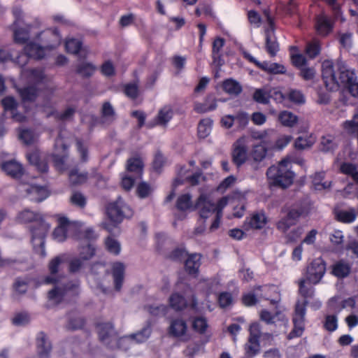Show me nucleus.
<instances>
[{"label": "nucleus", "mask_w": 358, "mask_h": 358, "mask_svg": "<svg viewBox=\"0 0 358 358\" xmlns=\"http://www.w3.org/2000/svg\"><path fill=\"white\" fill-rule=\"evenodd\" d=\"M17 220L22 223H34L30 228L33 248L36 253L44 257L45 238L50 226L44 221L42 215L26 208L19 213Z\"/></svg>", "instance_id": "obj_1"}, {"label": "nucleus", "mask_w": 358, "mask_h": 358, "mask_svg": "<svg viewBox=\"0 0 358 358\" xmlns=\"http://www.w3.org/2000/svg\"><path fill=\"white\" fill-rule=\"evenodd\" d=\"M266 176L271 187L286 189L293 183L295 174L291 170L289 160L284 159L278 165L269 167Z\"/></svg>", "instance_id": "obj_2"}, {"label": "nucleus", "mask_w": 358, "mask_h": 358, "mask_svg": "<svg viewBox=\"0 0 358 358\" xmlns=\"http://www.w3.org/2000/svg\"><path fill=\"white\" fill-rule=\"evenodd\" d=\"M106 212L110 222H103L101 226L110 233H112L124 218L131 217L134 213L130 206L121 197H118L116 201L109 203L106 206Z\"/></svg>", "instance_id": "obj_3"}, {"label": "nucleus", "mask_w": 358, "mask_h": 358, "mask_svg": "<svg viewBox=\"0 0 358 358\" xmlns=\"http://www.w3.org/2000/svg\"><path fill=\"white\" fill-rule=\"evenodd\" d=\"M308 214V208L302 204H295L291 207H283L280 210V219L276 222L275 227L282 233H286L289 229L296 224L301 217Z\"/></svg>", "instance_id": "obj_4"}, {"label": "nucleus", "mask_w": 358, "mask_h": 358, "mask_svg": "<svg viewBox=\"0 0 358 358\" xmlns=\"http://www.w3.org/2000/svg\"><path fill=\"white\" fill-rule=\"evenodd\" d=\"M96 327L99 340L111 348H121V345L127 341L126 337H119V334L111 322L97 323Z\"/></svg>", "instance_id": "obj_5"}, {"label": "nucleus", "mask_w": 358, "mask_h": 358, "mask_svg": "<svg viewBox=\"0 0 358 358\" xmlns=\"http://www.w3.org/2000/svg\"><path fill=\"white\" fill-rule=\"evenodd\" d=\"M80 287L79 281H70L62 286L56 285L48 294L49 301L55 304L61 303L69 295H77Z\"/></svg>", "instance_id": "obj_6"}, {"label": "nucleus", "mask_w": 358, "mask_h": 358, "mask_svg": "<svg viewBox=\"0 0 358 358\" xmlns=\"http://www.w3.org/2000/svg\"><path fill=\"white\" fill-rule=\"evenodd\" d=\"M327 271V264L325 261L318 257L313 259L306 268L304 277L303 278L308 280L312 285H317L324 277Z\"/></svg>", "instance_id": "obj_7"}, {"label": "nucleus", "mask_w": 358, "mask_h": 358, "mask_svg": "<svg viewBox=\"0 0 358 358\" xmlns=\"http://www.w3.org/2000/svg\"><path fill=\"white\" fill-rule=\"evenodd\" d=\"M307 305V301L304 303H300L299 301L296 303L294 315L293 317L294 327L288 334V339L290 340L295 337H299L302 335L304 330V322Z\"/></svg>", "instance_id": "obj_8"}, {"label": "nucleus", "mask_w": 358, "mask_h": 358, "mask_svg": "<svg viewBox=\"0 0 358 358\" xmlns=\"http://www.w3.org/2000/svg\"><path fill=\"white\" fill-rule=\"evenodd\" d=\"M232 162L238 166L243 164L248 158L246 138H239L234 144L231 152Z\"/></svg>", "instance_id": "obj_9"}, {"label": "nucleus", "mask_w": 358, "mask_h": 358, "mask_svg": "<svg viewBox=\"0 0 358 358\" xmlns=\"http://www.w3.org/2000/svg\"><path fill=\"white\" fill-rule=\"evenodd\" d=\"M322 79L327 89L329 91L337 90L340 84L338 79L336 78L332 62L330 61H324L322 63Z\"/></svg>", "instance_id": "obj_10"}, {"label": "nucleus", "mask_w": 358, "mask_h": 358, "mask_svg": "<svg viewBox=\"0 0 358 358\" xmlns=\"http://www.w3.org/2000/svg\"><path fill=\"white\" fill-rule=\"evenodd\" d=\"M195 209H199V215L203 220L208 218L218 210L216 205L210 201L207 195L202 194L197 199L194 205Z\"/></svg>", "instance_id": "obj_11"}, {"label": "nucleus", "mask_w": 358, "mask_h": 358, "mask_svg": "<svg viewBox=\"0 0 358 358\" xmlns=\"http://www.w3.org/2000/svg\"><path fill=\"white\" fill-rule=\"evenodd\" d=\"M38 38L43 48L48 50L55 48L61 41V36L56 29L42 31Z\"/></svg>", "instance_id": "obj_12"}, {"label": "nucleus", "mask_w": 358, "mask_h": 358, "mask_svg": "<svg viewBox=\"0 0 358 358\" xmlns=\"http://www.w3.org/2000/svg\"><path fill=\"white\" fill-rule=\"evenodd\" d=\"M144 164L139 157L129 158L127 161V171L134 173L136 178L141 179L143 172Z\"/></svg>", "instance_id": "obj_13"}, {"label": "nucleus", "mask_w": 358, "mask_h": 358, "mask_svg": "<svg viewBox=\"0 0 358 358\" xmlns=\"http://www.w3.org/2000/svg\"><path fill=\"white\" fill-rule=\"evenodd\" d=\"M2 169L13 178H18L24 173L22 165L15 160H10L2 164Z\"/></svg>", "instance_id": "obj_14"}, {"label": "nucleus", "mask_w": 358, "mask_h": 358, "mask_svg": "<svg viewBox=\"0 0 358 358\" xmlns=\"http://www.w3.org/2000/svg\"><path fill=\"white\" fill-rule=\"evenodd\" d=\"M37 346L40 358H50L52 345L48 340L46 334L43 331L38 334Z\"/></svg>", "instance_id": "obj_15"}, {"label": "nucleus", "mask_w": 358, "mask_h": 358, "mask_svg": "<svg viewBox=\"0 0 358 358\" xmlns=\"http://www.w3.org/2000/svg\"><path fill=\"white\" fill-rule=\"evenodd\" d=\"M71 222L66 217H60L58 219V226L53 231V236L59 242L64 241L66 238L67 228Z\"/></svg>", "instance_id": "obj_16"}, {"label": "nucleus", "mask_w": 358, "mask_h": 358, "mask_svg": "<svg viewBox=\"0 0 358 358\" xmlns=\"http://www.w3.org/2000/svg\"><path fill=\"white\" fill-rule=\"evenodd\" d=\"M124 265L123 263L117 262L112 265V274L114 278L115 288L117 291L121 289L124 275Z\"/></svg>", "instance_id": "obj_17"}, {"label": "nucleus", "mask_w": 358, "mask_h": 358, "mask_svg": "<svg viewBox=\"0 0 358 358\" xmlns=\"http://www.w3.org/2000/svg\"><path fill=\"white\" fill-rule=\"evenodd\" d=\"M24 191L27 195H30L31 199L36 202H41L48 197V194L44 187L36 185L24 187Z\"/></svg>", "instance_id": "obj_18"}, {"label": "nucleus", "mask_w": 358, "mask_h": 358, "mask_svg": "<svg viewBox=\"0 0 358 358\" xmlns=\"http://www.w3.org/2000/svg\"><path fill=\"white\" fill-rule=\"evenodd\" d=\"M299 293L304 299L303 301L300 303H304L306 301L309 303L308 299H312L315 295V289L313 285L308 282V280L304 278H301L299 282Z\"/></svg>", "instance_id": "obj_19"}, {"label": "nucleus", "mask_w": 358, "mask_h": 358, "mask_svg": "<svg viewBox=\"0 0 358 358\" xmlns=\"http://www.w3.org/2000/svg\"><path fill=\"white\" fill-rule=\"evenodd\" d=\"M266 222V217L264 213H255L249 220L245 222L244 227L247 230L250 228L260 229L264 227Z\"/></svg>", "instance_id": "obj_20"}, {"label": "nucleus", "mask_w": 358, "mask_h": 358, "mask_svg": "<svg viewBox=\"0 0 358 358\" xmlns=\"http://www.w3.org/2000/svg\"><path fill=\"white\" fill-rule=\"evenodd\" d=\"M217 107L216 99L212 94L206 96L203 103H194V109L196 113H204L215 110Z\"/></svg>", "instance_id": "obj_21"}, {"label": "nucleus", "mask_w": 358, "mask_h": 358, "mask_svg": "<svg viewBox=\"0 0 358 358\" xmlns=\"http://www.w3.org/2000/svg\"><path fill=\"white\" fill-rule=\"evenodd\" d=\"M46 50L43 45L33 42L27 43L24 48V53L29 57L40 59L44 57V50Z\"/></svg>", "instance_id": "obj_22"}, {"label": "nucleus", "mask_w": 358, "mask_h": 358, "mask_svg": "<svg viewBox=\"0 0 358 358\" xmlns=\"http://www.w3.org/2000/svg\"><path fill=\"white\" fill-rule=\"evenodd\" d=\"M201 255L196 253L189 255L185 262V271L189 275H196L200 267Z\"/></svg>", "instance_id": "obj_23"}, {"label": "nucleus", "mask_w": 358, "mask_h": 358, "mask_svg": "<svg viewBox=\"0 0 358 358\" xmlns=\"http://www.w3.org/2000/svg\"><path fill=\"white\" fill-rule=\"evenodd\" d=\"M187 330L186 322L182 319H175L171 321L169 327V333L174 337L184 336Z\"/></svg>", "instance_id": "obj_24"}, {"label": "nucleus", "mask_w": 358, "mask_h": 358, "mask_svg": "<svg viewBox=\"0 0 358 358\" xmlns=\"http://www.w3.org/2000/svg\"><path fill=\"white\" fill-rule=\"evenodd\" d=\"M316 29L318 34L324 36L331 31L333 24L327 16L320 15L317 17Z\"/></svg>", "instance_id": "obj_25"}, {"label": "nucleus", "mask_w": 358, "mask_h": 358, "mask_svg": "<svg viewBox=\"0 0 358 358\" xmlns=\"http://www.w3.org/2000/svg\"><path fill=\"white\" fill-rule=\"evenodd\" d=\"M351 271V266L344 260H340L332 266V274L338 278L347 277Z\"/></svg>", "instance_id": "obj_26"}, {"label": "nucleus", "mask_w": 358, "mask_h": 358, "mask_svg": "<svg viewBox=\"0 0 358 358\" xmlns=\"http://www.w3.org/2000/svg\"><path fill=\"white\" fill-rule=\"evenodd\" d=\"M62 263V259L59 257H56L52 259L49 263V270L50 275L47 276L45 278V282L47 284H56L59 282V278L54 276L59 271V266Z\"/></svg>", "instance_id": "obj_27"}, {"label": "nucleus", "mask_w": 358, "mask_h": 358, "mask_svg": "<svg viewBox=\"0 0 358 358\" xmlns=\"http://www.w3.org/2000/svg\"><path fill=\"white\" fill-rule=\"evenodd\" d=\"M18 92L23 101L33 102L38 95V89L33 85H28L18 90Z\"/></svg>", "instance_id": "obj_28"}, {"label": "nucleus", "mask_w": 358, "mask_h": 358, "mask_svg": "<svg viewBox=\"0 0 358 358\" xmlns=\"http://www.w3.org/2000/svg\"><path fill=\"white\" fill-rule=\"evenodd\" d=\"M245 355L242 358H252L259 353L261 348L258 340L248 338V341L244 346Z\"/></svg>", "instance_id": "obj_29"}, {"label": "nucleus", "mask_w": 358, "mask_h": 358, "mask_svg": "<svg viewBox=\"0 0 358 358\" xmlns=\"http://www.w3.org/2000/svg\"><path fill=\"white\" fill-rule=\"evenodd\" d=\"M176 208L180 211H187L188 210H195L192 205V196L189 194H182L177 199L176 203Z\"/></svg>", "instance_id": "obj_30"}, {"label": "nucleus", "mask_w": 358, "mask_h": 358, "mask_svg": "<svg viewBox=\"0 0 358 358\" xmlns=\"http://www.w3.org/2000/svg\"><path fill=\"white\" fill-rule=\"evenodd\" d=\"M262 288L264 289H268V287H266V286H264V287H261V286L257 287L255 289V290H254L255 291L254 294L249 293V294H245L243 296V299H242L243 303L245 306H250L255 305L257 302V297L264 298V299L268 300V298L266 296V295L262 294L259 293V291H260Z\"/></svg>", "instance_id": "obj_31"}, {"label": "nucleus", "mask_w": 358, "mask_h": 358, "mask_svg": "<svg viewBox=\"0 0 358 358\" xmlns=\"http://www.w3.org/2000/svg\"><path fill=\"white\" fill-rule=\"evenodd\" d=\"M223 90L225 92L237 96L242 92V87L235 80L227 79L223 82Z\"/></svg>", "instance_id": "obj_32"}, {"label": "nucleus", "mask_w": 358, "mask_h": 358, "mask_svg": "<svg viewBox=\"0 0 358 358\" xmlns=\"http://www.w3.org/2000/svg\"><path fill=\"white\" fill-rule=\"evenodd\" d=\"M101 114L103 118L102 123L106 122L110 123L115 119V111L111 103L108 101L103 103Z\"/></svg>", "instance_id": "obj_33"}, {"label": "nucleus", "mask_w": 358, "mask_h": 358, "mask_svg": "<svg viewBox=\"0 0 358 358\" xmlns=\"http://www.w3.org/2000/svg\"><path fill=\"white\" fill-rule=\"evenodd\" d=\"M339 78L338 79L340 85L347 87L350 83L354 82L356 79L355 75L352 71H350L345 68V66H339Z\"/></svg>", "instance_id": "obj_34"}, {"label": "nucleus", "mask_w": 358, "mask_h": 358, "mask_svg": "<svg viewBox=\"0 0 358 358\" xmlns=\"http://www.w3.org/2000/svg\"><path fill=\"white\" fill-rule=\"evenodd\" d=\"M70 182L73 185L85 183L89 178L87 172L80 173L77 169H72L69 175Z\"/></svg>", "instance_id": "obj_35"}, {"label": "nucleus", "mask_w": 358, "mask_h": 358, "mask_svg": "<svg viewBox=\"0 0 358 358\" xmlns=\"http://www.w3.org/2000/svg\"><path fill=\"white\" fill-rule=\"evenodd\" d=\"M173 117V110L169 107H164L162 108L155 118L156 124L161 126H166L167 123Z\"/></svg>", "instance_id": "obj_36"}, {"label": "nucleus", "mask_w": 358, "mask_h": 358, "mask_svg": "<svg viewBox=\"0 0 358 358\" xmlns=\"http://www.w3.org/2000/svg\"><path fill=\"white\" fill-rule=\"evenodd\" d=\"M357 217L355 209L350 208L348 210H338L336 213V218L338 221L343 223L352 222Z\"/></svg>", "instance_id": "obj_37"}, {"label": "nucleus", "mask_w": 358, "mask_h": 358, "mask_svg": "<svg viewBox=\"0 0 358 358\" xmlns=\"http://www.w3.org/2000/svg\"><path fill=\"white\" fill-rule=\"evenodd\" d=\"M152 333V329L150 324L146 325L141 331L136 334H130L128 336H125L127 340L130 338L135 340L137 343H143L148 339Z\"/></svg>", "instance_id": "obj_38"}, {"label": "nucleus", "mask_w": 358, "mask_h": 358, "mask_svg": "<svg viewBox=\"0 0 358 358\" xmlns=\"http://www.w3.org/2000/svg\"><path fill=\"white\" fill-rule=\"evenodd\" d=\"M169 303L171 308L177 311L183 310L187 305L185 297L178 293H173L171 295Z\"/></svg>", "instance_id": "obj_39"}, {"label": "nucleus", "mask_w": 358, "mask_h": 358, "mask_svg": "<svg viewBox=\"0 0 358 358\" xmlns=\"http://www.w3.org/2000/svg\"><path fill=\"white\" fill-rule=\"evenodd\" d=\"M278 119L281 124L286 127H292L298 122V117L292 112L284 110L279 114Z\"/></svg>", "instance_id": "obj_40"}, {"label": "nucleus", "mask_w": 358, "mask_h": 358, "mask_svg": "<svg viewBox=\"0 0 358 358\" xmlns=\"http://www.w3.org/2000/svg\"><path fill=\"white\" fill-rule=\"evenodd\" d=\"M96 69V66L92 63L83 62L77 66L76 73L83 78H90L94 74Z\"/></svg>", "instance_id": "obj_41"}, {"label": "nucleus", "mask_w": 358, "mask_h": 358, "mask_svg": "<svg viewBox=\"0 0 358 358\" xmlns=\"http://www.w3.org/2000/svg\"><path fill=\"white\" fill-rule=\"evenodd\" d=\"M315 142L312 136H299L294 142V147L298 150H305L310 148Z\"/></svg>", "instance_id": "obj_42"}, {"label": "nucleus", "mask_w": 358, "mask_h": 358, "mask_svg": "<svg viewBox=\"0 0 358 358\" xmlns=\"http://www.w3.org/2000/svg\"><path fill=\"white\" fill-rule=\"evenodd\" d=\"M320 145V150L324 152L334 150L337 147V144L334 141V138L330 135L322 136Z\"/></svg>", "instance_id": "obj_43"}, {"label": "nucleus", "mask_w": 358, "mask_h": 358, "mask_svg": "<svg viewBox=\"0 0 358 358\" xmlns=\"http://www.w3.org/2000/svg\"><path fill=\"white\" fill-rule=\"evenodd\" d=\"M212 120L210 119H203L198 124V135L200 138H206L210 132Z\"/></svg>", "instance_id": "obj_44"}, {"label": "nucleus", "mask_w": 358, "mask_h": 358, "mask_svg": "<svg viewBox=\"0 0 358 358\" xmlns=\"http://www.w3.org/2000/svg\"><path fill=\"white\" fill-rule=\"evenodd\" d=\"M19 138L24 144L29 145L35 142L36 136L32 130L24 129L20 131L19 134Z\"/></svg>", "instance_id": "obj_45"}, {"label": "nucleus", "mask_w": 358, "mask_h": 358, "mask_svg": "<svg viewBox=\"0 0 358 358\" xmlns=\"http://www.w3.org/2000/svg\"><path fill=\"white\" fill-rule=\"evenodd\" d=\"M95 255V248L91 243H87L80 248L79 256L84 261L90 259Z\"/></svg>", "instance_id": "obj_46"}, {"label": "nucleus", "mask_w": 358, "mask_h": 358, "mask_svg": "<svg viewBox=\"0 0 358 358\" xmlns=\"http://www.w3.org/2000/svg\"><path fill=\"white\" fill-rule=\"evenodd\" d=\"M266 49L271 57H275L279 50V45L275 39L272 40L269 31H266Z\"/></svg>", "instance_id": "obj_47"}, {"label": "nucleus", "mask_w": 358, "mask_h": 358, "mask_svg": "<svg viewBox=\"0 0 358 358\" xmlns=\"http://www.w3.org/2000/svg\"><path fill=\"white\" fill-rule=\"evenodd\" d=\"M267 151L264 145L257 144L253 146L251 155L255 161L261 162L265 158Z\"/></svg>", "instance_id": "obj_48"}, {"label": "nucleus", "mask_w": 358, "mask_h": 358, "mask_svg": "<svg viewBox=\"0 0 358 358\" xmlns=\"http://www.w3.org/2000/svg\"><path fill=\"white\" fill-rule=\"evenodd\" d=\"M81 41L76 38H70L66 41L65 47L68 52L77 55L82 48Z\"/></svg>", "instance_id": "obj_49"}, {"label": "nucleus", "mask_w": 358, "mask_h": 358, "mask_svg": "<svg viewBox=\"0 0 358 358\" xmlns=\"http://www.w3.org/2000/svg\"><path fill=\"white\" fill-rule=\"evenodd\" d=\"M29 38V33L27 28H18L14 30V41L16 43L24 44Z\"/></svg>", "instance_id": "obj_50"}, {"label": "nucleus", "mask_w": 358, "mask_h": 358, "mask_svg": "<svg viewBox=\"0 0 358 358\" xmlns=\"http://www.w3.org/2000/svg\"><path fill=\"white\" fill-rule=\"evenodd\" d=\"M153 189L150 184L145 182H141L136 187V194L141 199L148 197L152 192Z\"/></svg>", "instance_id": "obj_51"}, {"label": "nucleus", "mask_w": 358, "mask_h": 358, "mask_svg": "<svg viewBox=\"0 0 358 358\" xmlns=\"http://www.w3.org/2000/svg\"><path fill=\"white\" fill-rule=\"evenodd\" d=\"M253 99L257 103L268 104L269 103L268 90L258 89L253 94Z\"/></svg>", "instance_id": "obj_52"}, {"label": "nucleus", "mask_w": 358, "mask_h": 358, "mask_svg": "<svg viewBox=\"0 0 358 358\" xmlns=\"http://www.w3.org/2000/svg\"><path fill=\"white\" fill-rule=\"evenodd\" d=\"M105 245L106 250L115 255H117L120 252V243L113 238L108 236L105 241Z\"/></svg>", "instance_id": "obj_53"}, {"label": "nucleus", "mask_w": 358, "mask_h": 358, "mask_svg": "<svg viewBox=\"0 0 358 358\" xmlns=\"http://www.w3.org/2000/svg\"><path fill=\"white\" fill-rule=\"evenodd\" d=\"M287 98L290 101L296 104H303L306 101L303 94L298 90H290L287 94Z\"/></svg>", "instance_id": "obj_54"}, {"label": "nucleus", "mask_w": 358, "mask_h": 358, "mask_svg": "<svg viewBox=\"0 0 358 358\" xmlns=\"http://www.w3.org/2000/svg\"><path fill=\"white\" fill-rule=\"evenodd\" d=\"M224 45V39L220 37L216 38L213 43L212 55L214 62L220 58V52Z\"/></svg>", "instance_id": "obj_55"}, {"label": "nucleus", "mask_w": 358, "mask_h": 358, "mask_svg": "<svg viewBox=\"0 0 358 358\" xmlns=\"http://www.w3.org/2000/svg\"><path fill=\"white\" fill-rule=\"evenodd\" d=\"M207 327V320L203 317H196L192 322L193 329L200 334L205 333Z\"/></svg>", "instance_id": "obj_56"}, {"label": "nucleus", "mask_w": 358, "mask_h": 358, "mask_svg": "<svg viewBox=\"0 0 358 358\" xmlns=\"http://www.w3.org/2000/svg\"><path fill=\"white\" fill-rule=\"evenodd\" d=\"M70 201L73 205L80 208H83L87 203L86 197L79 192H74L71 195Z\"/></svg>", "instance_id": "obj_57"}, {"label": "nucleus", "mask_w": 358, "mask_h": 358, "mask_svg": "<svg viewBox=\"0 0 358 358\" xmlns=\"http://www.w3.org/2000/svg\"><path fill=\"white\" fill-rule=\"evenodd\" d=\"M124 94L130 99H135L138 96V85L137 83H128L124 87Z\"/></svg>", "instance_id": "obj_58"}, {"label": "nucleus", "mask_w": 358, "mask_h": 358, "mask_svg": "<svg viewBox=\"0 0 358 358\" xmlns=\"http://www.w3.org/2000/svg\"><path fill=\"white\" fill-rule=\"evenodd\" d=\"M337 317L334 315H329L325 317L324 327L328 331H334L337 329Z\"/></svg>", "instance_id": "obj_59"}, {"label": "nucleus", "mask_w": 358, "mask_h": 358, "mask_svg": "<svg viewBox=\"0 0 358 358\" xmlns=\"http://www.w3.org/2000/svg\"><path fill=\"white\" fill-rule=\"evenodd\" d=\"M89 177L94 180L97 186L103 187L106 184L107 179L95 168L91 170Z\"/></svg>", "instance_id": "obj_60"}, {"label": "nucleus", "mask_w": 358, "mask_h": 358, "mask_svg": "<svg viewBox=\"0 0 358 358\" xmlns=\"http://www.w3.org/2000/svg\"><path fill=\"white\" fill-rule=\"evenodd\" d=\"M187 255V252L183 248H178L174 249L169 255V258L175 262H181Z\"/></svg>", "instance_id": "obj_61"}, {"label": "nucleus", "mask_w": 358, "mask_h": 358, "mask_svg": "<svg viewBox=\"0 0 358 358\" xmlns=\"http://www.w3.org/2000/svg\"><path fill=\"white\" fill-rule=\"evenodd\" d=\"M2 106L6 111L10 113L17 108V102L13 96H6L1 100Z\"/></svg>", "instance_id": "obj_62"}, {"label": "nucleus", "mask_w": 358, "mask_h": 358, "mask_svg": "<svg viewBox=\"0 0 358 358\" xmlns=\"http://www.w3.org/2000/svg\"><path fill=\"white\" fill-rule=\"evenodd\" d=\"M29 78L30 80L39 83L43 81L45 78L43 71L41 69H31L28 71Z\"/></svg>", "instance_id": "obj_63"}, {"label": "nucleus", "mask_w": 358, "mask_h": 358, "mask_svg": "<svg viewBox=\"0 0 358 358\" xmlns=\"http://www.w3.org/2000/svg\"><path fill=\"white\" fill-rule=\"evenodd\" d=\"M136 177L126 174L122 178L121 185L126 191H129L134 187L135 181L138 180Z\"/></svg>", "instance_id": "obj_64"}]
</instances>
